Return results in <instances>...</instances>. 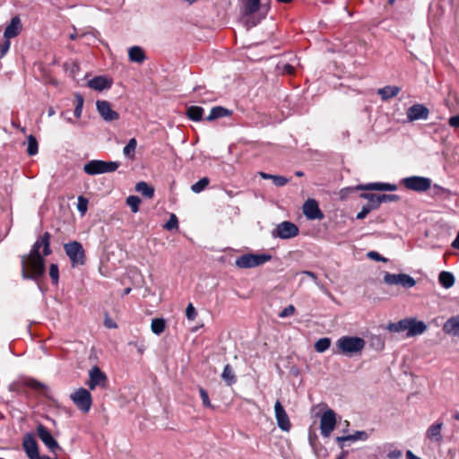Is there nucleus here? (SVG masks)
I'll use <instances>...</instances> for the list:
<instances>
[{"mask_svg": "<svg viewBox=\"0 0 459 459\" xmlns=\"http://www.w3.org/2000/svg\"><path fill=\"white\" fill-rule=\"evenodd\" d=\"M365 344L364 339L357 336H342L336 342L339 351L345 355L360 352Z\"/></svg>", "mask_w": 459, "mask_h": 459, "instance_id": "nucleus-3", "label": "nucleus"}, {"mask_svg": "<svg viewBox=\"0 0 459 459\" xmlns=\"http://www.w3.org/2000/svg\"><path fill=\"white\" fill-rule=\"evenodd\" d=\"M406 459H422L417 455H415L411 450L406 452Z\"/></svg>", "mask_w": 459, "mask_h": 459, "instance_id": "nucleus-60", "label": "nucleus"}, {"mask_svg": "<svg viewBox=\"0 0 459 459\" xmlns=\"http://www.w3.org/2000/svg\"><path fill=\"white\" fill-rule=\"evenodd\" d=\"M443 422L437 420L431 424L426 431V438L432 443L440 444L443 440L442 437Z\"/></svg>", "mask_w": 459, "mask_h": 459, "instance_id": "nucleus-19", "label": "nucleus"}, {"mask_svg": "<svg viewBox=\"0 0 459 459\" xmlns=\"http://www.w3.org/2000/svg\"><path fill=\"white\" fill-rule=\"evenodd\" d=\"M331 345V340L327 337L321 338L315 343V349L317 352H324L329 349Z\"/></svg>", "mask_w": 459, "mask_h": 459, "instance_id": "nucleus-41", "label": "nucleus"}, {"mask_svg": "<svg viewBox=\"0 0 459 459\" xmlns=\"http://www.w3.org/2000/svg\"><path fill=\"white\" fill-rule=\"evenodd\" d=\"M25 385L36 391H42L47 388L44 384L33 378L27 379Z\"/></svg>", "mask_w": 459, "mask_h": 459, "instance_id": "nucleus-44", "label": "nucleus"}, {"mask_svg": "<svg viewBox=\"0 0 459 459\" xmlns=\"http://www.w3.org/2000/svg\"><path fill=\"white\" fill-rule=\"evenodd\" d=\"M210 183V179L206 177L201 178L200 180H198L196 183H195L194 185H192L191 186V190L194 192V193H200L202 192L203 190H204L206 188V186L209 185Z\"/></svg>", "mask_w": 459, "mask_h": 459, "instance_id": "nucleus-40", "label": "nucleus"}, {"mask_svg": "<svg viewBox=\"0 0 459 459\" xmlns=\"http://www.w3.org/2000/svg\"><path fill=\"white\" fill-rule=\"evenodd\" d=\"M358 190H377V191H394L397 186L389 183H368L365 185H359L356 187Z\"/></svg>", "mask_w": 459, "mask_h": 459, "instance_id": "nucleus-23", "label": "nucleus"}, {"mask_svg": "<svg viewBox=\"0 0 459 459\" xmlns=\"http://www.w3.org/2000/svg\"><path fill=\"white\" fill-rule=\"evenodd\" d=\"M295 307L293 305H289L282 311L279 313V317L284 318L290 316H293L295 313Z\"/></svg>", "mask_w": 459, "mask_h": 459, "instance_id": "nucleus-50", "label": "nucleus"}, {"mask_svg": "<svg viewBox=\"0 0 459 459\" xmlns=\"http://www.w3.org/2000/svg\"><path fill=\"white\" fill-rule=\"evenodd\" d=\"M272 259V255L269 254H245L238 256L235 264L237 267L241 269L254 268L262 265Z\"/></svg>", "mask_w": 459, "mask_h": 459, "instance_id": "nucleus-4", "label": "nucleus"}, {"mask_svg": "<svg viewBox=\"0 0 459 459\" xmlns=\"http://www.w3.org/2000/svg\"><path fill=\"white\" fill-rule=\"evenodd\" d=\"M197 316V312L192 303H189L186 309V316L188 320H195Z\"/></svg>", "mask_w": 459, "mask_h": 459, "instance_id": "nucleus-49", "label": "nucleus"}, {"mask_svg": "<svg viewBox=\"0 0 459 459\" xmlns=\"http://www.w3.org/2000/svg\"><path fill=\"white\" fill-rule=\"evenodd\" d=\"M409 328L407 332V337H413L416 335L422 334L427 330V325L423 321H419L416 318H409Z\"/></svg>", "mask_w": 459, "mask_h": 459, "instance_id": "nucleus-21", "label": "nucleus"}, {"mask_svg": "<svg viewBox=\"0 0 459 459\" xmlns=\"http://www.w3.org/2000/svg\"><path fill=\"white\" fill-rule=\"evenodd\" d=\"M126 204L131 208L133 212H137L139 211L141 200L136 195H130L126 198Z\"/></svg>", "mask_w": 459, "mask_h": 459, "instance_id": "nucleus-42", "label": "nucleus"}, {"mask_svg": "<svg viewBox=\"0 0 459 459\" xmlns=\"http://www.w3.org/2000/svg\"><path fill=\"white\" fill-rule=\"evenodd\" d=\"M368 438V434L363 430H358L352 435L337 437L336 441L342 445L345 441H357V440H367Z\"/></svg>", "mask_w": 459, "mask_h": 459, "instance_id": "nucleus-26", "label": "nucleus"}, {"mask_svg": "<svg viewBox=\"0 0 459 459\" xmlns=\"http://www.w3.org/2000/svg\"><path fill=\"white\" fill-rule=\"evenodd\" d=\"M231 114H232L231 110L228 109L226 108L221 107V106H217V107H213L211 109V112H210L209 116L206 117V119L208 121H212V120H215V119H218L221 117H230V116H231Z\"/></svg>", "mask_w": 459, "mask_h": 459, "instance_id": "nucleus-27", "label": "nucleus"}, {"mask_svg": "<svg viewBox=\"0 0 459 459\" xmlns=\"http://www.w3.org/2000/svg\"><path fill=\"white\" fill-rule=\"evenodd\" d=\"M11 46L10 39H4L0 42V57L5 56Z\"/></svg>", "mask_w": 459, "mask_h": 459, "instance_id": "nucleus-51", "label": "nucleus"}, {"mask_svg": "<svg viewBox=\"0 0 459 459\" xmlns=\"http://www.w3.org/2000/svg\"><path fill=\"white\" fill-rule=\"evenodd\" d=\"M443 331L446 334L459 336V315L447 319L443 325Z\"/></svg>", "mask_w": 459, "mask_h": 459, "instance_id": "nucleus-24", "label": "nucleus"}, {"mask_svg": "<svg viewBox=\"0 0 459 459\" xmlns=\"http://www.w3.org/2000/svg\"><path fill=\"white\" fill-rule=\"evenodd\" d=\"M77 201V210L79 211L81 215L83 216L88 210L89 201L82 195L78 196Z\"/></svg>", "mask_w": 459, "mask_h": 459, "instance_id": "nucleus-43", "label": "nucleus"}, {"mask_svg": "<svg viewBox=\"0 0 459 459\" xmlns=\"http://www.w3.org/2000/svg\"><path fill=\"white\" fill-rule=\"evenodd\" d=\"M88 86L95 91H101L112 86V81L106 76H96L88 82Z\"/></svg>", "mask_w": 459, "mask_h": 459, "instance_id": "nucleus-22", "label": "nucleus"}, {"mask_svg": "<svg viewBox=\"0 0 459 459\" xmlns=\"http://www.w3.org/2000/svg\"><path fill=\"white\" fill-rule=\"evenodd\" d=\"M166 328V322L163 318H153L152 320L151 329L153 333L160 335Z\"/></svg>", "mask_w": 459, "mask_h": 459, "instance_id": "nucleus-35", "label": "nucleus"}, {"mask_svg": "<svg viewBox=\"0 0 459 459\" xmlns=\"http://www.w3.org/2000/svg\"><path fill=\"white\" fill-rule=\"evenodd\" d=\"M22 30V21L19 16H14L11 19V22L6 26L4 31V39H13L17 37Z\"/></svg>", "mask_w": 459, "mask_h": 459, "instance_id": "nucleus-20", "label": "nucleus"}, {"mask_svg": "<svg viewBox=\"0 0 459 459\" xmlns=\"http://www.w3.org/2000/svg\"><path fill=\"white\" fill-rule=\"evenodd\" d=\"M71 400L76 405V407L82 412H88L92 404V398L91 393L85 388H79L74 392L71 396Z\"/></svg>", "mask_w": 459, "mask_h": 459, "instance_id": "nucleus-7", "label": "nucleus"}, {"mask_svg": "<svg viewBox=\"0 0 459 459\" xmlns=\"http://www.w3.org/2000/svg\"><path fill=\"white\" fill-rule=\"evenodd\" d=\"M406 116L409 122L420 119L426 120L429 116V110L425 105L416 103L407 109Z\"/></svg>", "mask_w": 459, "mask_h": 459, "instance_id": "nucleus-15", "label": "nucleus"}, {"mask_svg": "<svg viewBox=\"0 0 459 459\" xmlns=\"http://www.w3.org/2000/svg\"><path fill=\"white\" fill-rule=\"evenodd\" d=\"M360 196L368 201V204L367 205L371 207L373 210H376L380 206V201H379L378 195H374V194L364 193V194H361Z\"/></svg>", "mask_w": 459, "mask_h": 459, "instance_id": "nucleus-38", "label": "nucleus"}, {"mask_svg": "<svg viewBox=\"0 0 459 459\" xmlns=\"http://www.w3.org/2000/svg\"><path fill=\"white\" fill-rule=\"evenodd\" d=\"M74 100H75L74 116L76 118H80L82 117V113L84 99L80 93H75Z\"/></svg>", "mask_w": 459, "mask_h": 459, "instance_id": "nucleus-39", "label": "nucleus"}, {"mask_svg": "<svg viewBox=\"0 0 459 459\" xmlns=\"http://www.w3.org/2000/svg\"><path fill=\"white\" fill-rule=\"evenodd\" d=\"M289 178L283 176L274 175L273 178V182L276 186H283L289 182Z\"/></svg>", "mask_w": 459, "mask_h": 459, "instance_id": "nucleus-52", "label": "nucleus"}, {"mask_svg": "<svg viewBox=\"0 0 459 459\" xmlns=\"http://www.w3.org/2000/svg\"><path fill=\"white\" fill-rule=\"evenodd\" d=\"M204 115V108L198 106H190L186 108V116L193 121H201Z\"/></svg>", "mask_w": 459, "mask_h": 459, "instance_id": "nucleus-33", "label": "nucleus"}, {"mask_svg": "<svg viewBox=\"0 0 459 459\" xmlns=\"http://www.w3.org/2000/svg\"><path fill=\"white\" fill-rule=\"evenodd\" d=\"M409 323H410L409 318H404V319H402V320H400L398 322L389 323L386 325V329L389 332H392V333H401V332H403L405 330L408 331Z\"/></svg>", "mask_w": 459, "mask_h": 459, "instance_id": "nucleus-30", "label": "nucleus"}, {"mask_svg": "<svg viewBox=\"0 0 459 459\" xmlns=\"http://www.w3.org/2000/svg\"><path fill=\"white\" fill-rule=\"evenodd\" d=\"M336 426V413L332 409H327L320 419V430L325 437H328Z\"/></svg>", "mask_w": 459, "mask_h": 459, "instance_id": "nucleus-9", "label": "nucleus"}, {"mask_svg": "<svg viewBox=\"0 0 459 459\" xmlns=\"http://www.w3.org/2000/svg\"><path fill=\"white\" fill-rule=\"evenodd\" d=\"M96 108L100 116L106 122H111L119 119V114L113 110L111 104L107 100H97Z\"/></svg>", "mask_w": 459, "mask_h": 459, "instance_id": "nucleus-14", "label": "nucleus"}, {"mask_svg": "<svg viewBox=\"0 0 459 459\" xmlns=\"http://www.w3.org/2000/svg\"><path fill=\"white\" fill-rule=\"evenodd\" d=\"M368 257L375 260V261H384L385 262L386 259L384 258L383 256L380 255V254H378L377 252L376 251H370L368 253Z\"/></svg>", "mask_w": 459, "mask_h": 459, "instance_id": "nucleus-55", "label": "nucleus"}, {"mask_svg": "<svg viewBox=\"0 0 459 459\" xmlns=\"http://www.w3.org/2000/svg\"><path fill=\"white\" fill-rule=\"evenodd\" d=\"M22 447L29 459H39V446L32 433L24 434Z\"/></svg>", "mask_w": 459, "mask_h": 459, "instance_id": "nucleus-12", "label": "nucleus"}, {"mask_svg": "<svg viewBox=\"0 0 459 459\" xmlns=\"http://www.w3.org/2000/svg\"><path fill=\"white\" fill-rule=\"evenodd\" d=\"M242 3V13L247 16V24L250 27H254L258 22L255 21L251 16L256 13L260 8V0H241Z\"/></svg>", "mask_w": 459, "mask_h": 459, "instance_id": "nucleus-13", "label": "nucleus"}, {"mask_svg": "<svg viewBox=\"0 0 459 459\" xmlns=\"http://www.w3.org/2000/svg\"><path fill=\"white\" fill-rule=\"evenodd\" d=\"M299 228L290 221H283L275 229V235L282 239L296 237L299 234Z\"/></svg>", "mask_w": 459, "mask_h": 459, "instance_id": "nucleus-16", "label": "nucleus"}, {"mask_svg": "<svg viewBox=\"0 0 459 459\" xmlns=\"http://www.w3.org/2000/svg\"><path fill=\"white\" fill-rule=\"evenodd\" d=\"M49 276L53 281L54 284L58 283L59 280V270L58 266L56 264H51L49 267Z\"/></svg>", "mask_w": 459, "mask_h": 459, "instance_id": "nucleus-45", "label": "nucleus"}, {"mask_svg": "<svg viewBox=\"0 0 459 459\" xmlns=\"http://www.w3.org/2000/svg\"><path fill=\"white\" fill-rule=\"evenodd\" d=\"M51 235L45 232L33 244L29 255L22 257V275L25 280L38 281L45 273V260L52 253Z\"/></svg>", "mask_w": 459, "mask_h": 459, "instance_id": "nucleus-1", "label": "nucleus"}, {"mask_svg": "<svg viewBox=\"0 0 459 459\" xmlns=\"http://www.w3.org/2000/svg\"><path fill=\"white\" fill-rule=\"evenodd\" d=\"M199 394H200V397L202 399L203 405L204 407L212 408V403L210 402L208 393L203 387H200L199 388Z\"/></svg>", "mask_w": 459, "mask_h": 459, "instance_id": "nucleus-47", "label": "nucleus"}, {"mask_svg": "<svg viewBox=\"0 0 459 459\" xmlns=\"http://www.w3.org/2000/svg\"><path fill=\"white\" fill-rule=\"evenodd\" d=\"M438 281L444 288L449 289L455 283V277L450 272L443 271L438 275Z\"/></svg>", "mask_w": 459, "mask_h": 459, "instance_id": "nucleus-32", "label": "nucleus"}, {"mask_svg": "<svg viewBox=\"0 0 459 459\" xmlns=\"http://www.w3.org/2000/svg\"><path fill=\"white\" fill-rule=\"evenodd\" d=\"M448 124L452 127L459 128V115L451 117L448 120Z\"/></svg>", "mask_w": 459, "mask_h": 459, "instance_id": "nucleus-56", "label": "nucleus"}, {"mask_svg": "<svg viewBox=\"0 0 459 459\" xmlns=\"http://www.w3.org/2000/svg\"><path fill=\"white\" fill-rule=\"evenodd\" d=\"M178 228V221L177 216L172 213L169 217V220L164 225V229L167 230H172Z\"/></svg>", "mask_w": 459, "mask_h": 459, "instance_id": "nucleus-46", "label": "nucleus"}, {"mask_svg": "<svg viewBox=\"0 0 459 459\" xmlns=\"http://www.w3.org/2000/svg\"><path fill=\"white\" fill-rule=\"evenodd\" d=\"M403 186L415 192H425L431 187V179L420 176H411L402 180Z\"/></svg>", "mask_w": 459, "mask_h": 459, "instance_id": "nucleus-6", "label": "nucleus"}, {"mask_svg": "<svg viewBox=\"0 0 459 459\" xmlns=\"http://www.w3.org/2000/svg\"><path fill=\"white\" fill-rule=\"evenodd\" d=\"M373 209L369 207L368 205H364L359 212H358L356 218L358 220H363L367 217V215L372 211Z\"/></svg>", "mask_w": 459, "mask_h": 459, "instance_id": "nucleus-54", "label": "nucleus"}, {"mask_svg": "<svg viewBox=\"0 0 459 459\" xmlns=\"http://www.w3.org/2000/svg\"><path fill=\"white\" fill-rule=\"evenodd\" d=\"M274 412L278 427L283 431H289L291 424L289 416L280 401H276L274 404Z\"/></svg>", "mask_w": 459, "mask_h": 459, "instance_id": "nucleus-17", "label": "nucleus"}, {"mask_svg": "<svg viewBox=\"0 0 459 459\" xmlns=\"http://www.w3.org/2000/svg\"><path fill=\"white\" fill-rule=\"evenodd\" d=\"M432 193L434 196H443L444 195H447L450 192L448 189L435 184L432 187Z\"/></svg>", "mask_w": 459, "mask_h": 459, "instance_id": "nucleus-48", "label": "nucleus"}, {"mask_svg": "<svg viewBox=\"0 0 459 459\" xmlns=\"http://www.w3.org/2000/svg\"><path fill=\"white\" fill-rule=\"evenodd\" d=\"M452 247L455 249H458L459 250V230H458V233L456 235V238L453 241L452 243Z\"/></svg>", "mask_w": 459, "mask_h": 459, "instance_id": "nucleus-61", "label": "nucleus"}, {"mask_svg": "<svg viewBox=\"0 0 459 459\" xmlns=\"http://www.w3.org/2000/svg\"><path fill=\"white\" fill-rule=\"evenodd\" d=\"M401 88L398 86H385L377 90V94L381 97L382 100L386 101L400 92Z\"/></svg>", "mask_w": 459, "mask_h": 459, "instance_id": "nucleus-25", "label": "nucleus"}, {"mask_svg": "<svg viewBox=\"0 0 459 459\" xmlns=\"http://www.w3.org/2000/svg\"><path fill=\"white\" fill-rule=\"evenodd\" d=\"M378 196H379L380 204L382 203L394 202V201H397L399 199V196L396 195L383 194V195H379Z\"/></svg>", "mask_w": 459, "mask_h": 459, "instance_id": "nucleus-53", "label": "nucleus"}, {"mask_svg": "<svg viewBox=\"0 0 459 459\" xmlns=\"http://www.w3.org/2000/svg\"><path fill=\"white\" fill-rule=\"evenodd\" d=\"M137 147V141L135 138H131L127 144L123 149V154L128 159H134L135 150Z\"/></svg>", "mask_w": 459, "mask_h": 459, "instance_id": "nucleus-34", "label": "nucleus"}, {"mask_svg": "<svg viewBox=\"0 0 459 459\" xmlns=\"http://www.w3.org/2000/svg\"><path fill=\"white\" fill-rule=\"evenodd\" d=\"M380 451L386 454L388 459H399L402 457V451L395 448L393 444L387 443L378 448Z\"/></svg>", "mask_w": 459, "mask_h": 459, "instance_id": "nucleus-29", "label": "nucleus"}, {"mask_svg": "<svg viewBox=\"0 0 459 459\" xmlns=\"http://www.w3.org/2000/svg\"><path fill=\"white\" fill-rule=\"evenodd\" d=\"M135 190L147 198H152L154 195V188L143 181L136 184Z\"/></svg>", "mask_w": 459, "mask_h": 459, "instance_id": "nucleus-31", "label": "nucleus"}, {"mask_svg": "<svg viewBox=\"0 0 459 459\" xmlns=\"http://www.w3.org/2000/svg\"><path fill=\"white\" fill-rule=\"evenodd\" d=\"M128 57L131 62L143 63L146 56L142 48L134 46L128 50Z\"/></svg>", "mask_w": 459, "mask_h": 459, "instance_id": "nucleus-28", "label": "nucleus"}, {"mask_svg": "<svg viewBox=\"0 0 459 459\" xmlns=\"http://www.w3.org/2000/svg\"><path fill=\"white\" fill-rule=\"evenodd\" d=\"M384 281L388 285H401L404 288H412L416 284V281L410 275L405 273H385Z\"/></svg>", "mask_w": 459, "mask_h": 459, "instance_id": "nucleus-10", "label": "nucleus"}, {"mask_svg": "<svg viewBox=\"0 0 459 459\" xmlns=\"http://www.w3.org/2000/svg\"><path fill=\"white\" fill-rule=\"evenodd\" d=\"M36 430L39 438L48 447L49 452L56 454L57 450H61L57 441L54 438L50 431L43 424H38Z\"/></svg>", "mask_w": 459, "mask_h": 459, "instance_id": "nucleus-8", "label": "nucleus"}, {"mask_svg": "<svg viewBox=\"0 0 459 459\" xmlns=\"http://www.w3.org/2000/svg\"><path fill=\"white\" fill-rule=\"evenodd\" d=\"M222 379L229 385H232L236 382V377L233 372V369L230 364H227L224 367L223 372L221 374Z\"/></svg>", "mask_w": 459, "mask_h": 459, "instance_id": "nucleus-36", "label": "nucleus"}, {"mask_svg": "<svg viewBox=\"0 0 459 459\" xmlns=\"http://www.w3.org/2000/svg\"><path fill=\"white\" fill-rule=\"evenodd\" d=\"M108 383V377L101 369L94 366L89 370V381L87 385L91 390H94L97 386L105 387Z\"/></svg>", "mask_w": 459, "mask_h": 459, "instance_id": "nucleus-11", "label": "nucleus"}, {"mask_svg": "<svg viewBox=\"0 0 459 459\" xmlns=\"http://www.w3.org/2000/svg\"><path fill=\"white\" fill-rule=\"evenodd\" d=\"M284 74H292L294 73V67L291 65L285 64L282 67Z\"/></svg>", "mask_w": 459, "mask_h": 459, "instance_id": "nucleus-59", "label": "nucleus"}, {"mask_svg": "<svg viewBox=\"0 0 459 459\" xmlns=\"http://www.w3.org/2000/svg\"><path fill=\"white\" fill-rule=\"evenodd\" d=\"M302 273L307 275L309 278H311L315 281V283L316 285H319V282L317 281V276L315 273L310 272V271H303Z\"/></svg>", "mask_w": 459, "mask_h": 459, "instance_id": "nucleus-57", "label": "nucleus"}, {"mask_svg": "<svg viewBox=\"0 0 459 459\" xmlns=\"http://www.w3.org/2000/svg\"><path fill=\"white\" fill-rule=\"evenodd\" d=\"M303 213L308 220H321L324 214L315 199H308L303 204Z\"/></svg>", "mask_w": 459, "mask_h": 459, "instance_id": "nucleus-18", "label": "nucleus"}, {"mask_svg": "<svg viewBox=\"0 0 459 459\" xmlns=\"http://www.w3.org/2000/svg\"><path fill=\"white\" fill-rule=\"evenodd\" d=\"M120 166L117 161H105L101 160H91L84 164L83 171L90 176L116 171Z\"/></svg>", "mask_w": 459, "mask_h": 459, "instance_id": "nucleus-2", "label": "nucleus"}, {"mask_svg": "<svg viewBox=\"0 0 459 459\" xmlns=\"http://www.w3.org/2000/svg\"><path fill=\"white\" fill-rule=\"evenodd\" d=\"M56 114V110L53 107H49L48 109V116L52 117Z\"/></svg>", "mask_w": 459, "mask_h": 459, "instance_id": "nucleus-64", "label": "nucleus"}, {"mask_svg": "<svg viewBox=\"0 0 459 459\" xmlns=\"http://www.w3.org/2000/svg\"><path fill=\"white\" fill-rule=\"evenodd\" d=\"M28 140V147H27V153L30 156H34L38 153L39 151V143L35 136L32 134H30L27 138Z\"/></svg>", "mask_w": 459, "mask_h": 459, "instance_id": "nucleus-37", "label": "nucleus"}, {"mask_svg": "<svg viewBox=\"0 0 459 459\" xmlns=\"http://www.w3.org/2000/svg\"><path fill=\"white\" fill-rule=\"evenodd\" d=\"M315 441H316V437H312L311 436H309V444L312 446V449L315 452V454H316L317 451H316Z\"/></svg>", "mask_w": 459, "mask_h": 459, "instance_id": "nucleus-62", "label": "nucleus"}, {"mask_svg": "<svg viewBox=\"0 0 459 459\" xmlns=\"http://www.w3.org/2000/svg\"><path fill=\"white\" fill-rule=\"evenodd\" d=\"M104 325L106 327L109 329L117 328V325L110 318H106L104 321Z\"/></svg>", "mask_w": 459, "mask_h": 459, "instance_id": "nucleus-58", "label": "nucleus"}, {"mask_svg": "<svg viewBox=\"0 0 459 459\" xmlns=\"http://www.w3.org/2000/svg\"><path fill=\"white\" fill-rule=\"evenodd\" d=\"M259 175L264 179H272V180H273V178L274 176V175L268 174V173H265V172H260Z\"/></svg>", "mask_w": 459, "mask_h": 459, "instance_id": "nucleus-63", "label": "nucleus"}, {"mask_svg": "<svg viewBox=\"0 0 459 459\" xmlns=\"http://www.w3.org/2000/svg\"><path fill=\"white\" fill-rule=\"evenodd\" d=\"M64 249L74 267L85 263L84 249L80 242L73 241L67 243L64 246Z\"/></svg>", "mask_w": 459, "mask_h": 459, "instance_id": "nucleus-5", "label": "nucleus"}]
</instances>
